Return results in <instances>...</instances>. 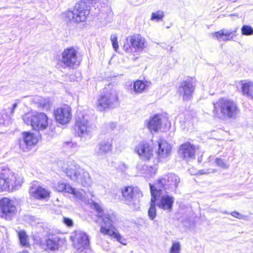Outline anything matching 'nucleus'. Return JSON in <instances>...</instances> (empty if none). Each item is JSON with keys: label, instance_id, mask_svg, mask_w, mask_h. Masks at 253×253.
Returning a JSON list of instances; mask_svg holds the SVG:
<instances>
[{"label": "nucleus", "instance_id": "nucleus-1", "mask_svg": "<svg viewBox=\"0 0 253 253\" xmlns=\"http://www.w3.org/2000/svg\"><path fill=\"white\" fill-rule=\"evenodd\" d=\"M212 116L221 120H236L241 111L237 103L233 100L221 98L213 103Z\"/></svg>", "mask_w": 253, "mask_h": 253}, {"label": "nucleus", "instance_id": "nucleus-2", "mask_svg": "<svg viewBox=\"0 0 253 253\" xmlns=\"http://www.w3.org/2000/svg\"><path fill=\"white\" fill-rule=\"evenodd\" d=\"M94 207L97 212V216L101 219L104 225L101 226L100 232L116 239L122 244L126 245L125 239H122L121 235L117 232L113 225L117 220L116 215L114 211L112 210H104L97 204H95Z\"/></svg>", "mask_w": 253, "mask_h": 253}, {"label": "nucleus", "instance_id": "nucleus-3", "mask_svg": "<svg viewBox=\"0 0 253 253\" xmlns=\"http://www.w3.org/2000/svg\"><path fill=\"white\" fill-rule=\"evenodd\" d=\"M61 169L72 180L77 181L84 187L91 185L92 181L89 173L74 162H68Z\"/></svg>", "mask_w": 253, "mask_h": 253}, {"label": "nucleus", "instance_id": "nucleus-4", "mask_svg": "<svg viewBox=\"0 0 253 253\" xmlns=\"http://www.w3.org/2000/svg\"><path fill=\"white\" fill-rule=\"evenodd\" d=\"M98 0H81L77 3L73 10L64 13L66 21L79 23L84 21L89 14L90 4L95 3Z\"/></svg>", "mask_w": 253, "mask_h": 253}, {"label": "nucleus", "instance_id": "nucleus-5", "mask_svg": "<svg viewBox=\"0 0 253 253\" xmlns=\"http://www.w3.org/2000/svg\"><path fill=\"white\" fill-rule=\"evenodd\" d=\"M149 186L151 199L157 207L164 211L170 212L172 210L174 203V197L168 194V191L157 188L151 183L149 184Z\"/></svg>", "mask_w": 253, "mask_h": 253}, {"label": "nucleus", "instance_id": "nucleus-6", "mask_svg": "<svg viewBox=\"0 0 253 253\" xmlns=\"http://www.w3.org/2000/svg\"><path fill=\"white\" fill-rule=\"evenodd\" d=\"M21 181L15 173L6 167H0V191L16 190L21 186Z\"/></svg>", "mask_w": 253, "mask_h": 253}, {"label": "nucleus", "instance_id": "nucleus-7", "mask_svg": "<svg viewBox=\"0 0 253 253\" xmlns=\"http://www.w3.org/2000/svg\"><path fill=\"white\" fill-rule=\"evenodd\" d=\"M25 124L30 125L33 128L39 132L40 135L46 134L48 123L47 116L43 113H28L23 117Z\"/></svg>", "mask_w": 253, "mask_h": 253}, {"label": "nucleus", "instance_id": "nucleus-8", "mask_svg": "<svg viewBox=\"0 0 253 253\" xmlns=\"http://www.w3.org/2000/svg\"><path fill=\"white\" fill-rule=\"evenodd\" d=\"M180 181V178L177 175L171 173L158 179L153 185L164 191L175 192Z\"/></svg>", "mask_w": 253, "mask_h": 253}, {"label": "nucleus", "instance_id": "nucleus-9", "mask_svg": "<svg viewBox=\"0 0 253 253\" xmlns=\"http://www.w3.org/2000/svg\"><path fill=\"white\" fill-rule=\"evenodd\" d=\"M77 53L78 51L73 47L65 49L62 54L61 62L65 67L72 69L76 68L80 63Z\"/></svg>", "mask_w": 253, "mask_h": 253}, {"label": "nucleus", "instance_id": "nucleus-10", "mask_svg": "<svg viewBox=\"0 0 253 253\" xmlns=\"http://www.w3.org/2000/svg\"><path fill=\"white\" fill-rule=\"evenodd\" d=\"M14 202L7 197L0 199V217L6 220H11L16 213Z\"/></svg>", "mask_w": 253, "mask_h": 253}, {"label": "nucleus", "instance_id": "nucleus-11", "mask_svg": "<svg viewBox=\"0 0 253 253\" xmlns=\"http://www.w3.org/2000/svg\"><path fill=\"white\" fill-rule=\"evenodd\" d=\"M71 239L73 242L74 248L79 253L86 251L89 247V240L86 233L81 231H77L71 236Z\"/></svg>", "mask_w": 253, "mask_h": 253}, {"label": "nucleus", "instance_id": "nucleus-12", "mask_svg": "<svg viewBox=\"0 0 253 253\" xmlns=\"http://www.w3.org/2000/svg\"><path fill=\"white\" fill-rule=\"evenodd\" d=\"M60 238L54 234H49L40 241V246L44 250L57 251L59 247Z\"/></svg>", "mask_w": 253, "mask_h": 253}, {"label": "nucleus", "instance_id": "nucleus-13", "mask_svg": "<svg viewBox=\"0 0 253 253\" xmlns=\"http://www.w3.org/2000/svg\"><path fill=\"white\" fill-rule=\"evenodd\" d=\"M38 141V138L33 133L23 132L22 137L18 140L19 146L22 151L28 152L30 150Z\"/></svg>", "mask_w": 253, "mask_h": 253}, {"label": "nucleus", "instance_id": "nucleus-14", "mask_svg": "<svg viewBox=\"0 0 253 253\" xmlns=\"http://www.w3.org/2000/svg\"><path fill=\"white\" fill-rule=\"evenodd\" d=\"M117 100V96L114 90L105 92L98 99L96 107L98 110L103 111L110 107Z\"/></svg>", "mask_w": 253, "mask_h": 253}, {"label": "nucleus", "instance_id": "nucleus-15", "mask_svg": "<svg viewBox=\"0 0 253 253\" xmlns=\"http://www.w3.org/2000/svg\"><path fill=\"white\" fill-rule=\"evenodd\" d=\"M29 192L31 196L38 200H43L48 198L50 193L47 189L40 186L36 182L31 183Z\"/></svg>", "mask_w": 253, "mask_h": 253}, {"label": "nucleus", "instance_id": "nucleus-16", "mask_svg": "<svg viewBox=\"0 0 253 253\" xmlns=\"http://www.w3.org/2000/svg\"><path fill=\"white\" fill-rule=\"evenodd\" d=\"M195 85L191 79L182 81L179 86L178 92L184 100H189L192 97Z\"/></svg>", "mask_w": 253, "mask_h": 253}, {"label": "nucleus", "instance_id": "nucleus-17", "mask_svg": "<svg viewBox=\"0 0 253 253\" xmlns=\"http://www.w3.org/2000/svg\"><path fill=\"white\" fill-rule=\"evenodd\" d=\"M75 126L78 130V135L81 137H89L93 130L91 125L84 117L76 120Z\"/></svg>", "mask_w": 253, "mask_h": 253}, {"label": "nucleus", "instance_id": "nucleus-18", "mask_svg": "<svg viewBox=\"0 0 253 253\" xmlns=\"http://www.w3.org/2000/svg\"><path fill=\"white\" fill-rule=\"evenodd\" d=\"M54 114L56 120L62 125L67 124L71 119V110L68 105L57 108Z\"/></svg>", "mask_w": 253, "mask_h": 253}, {"label": "nucleus", "instance_id": "nucleus-19", "mask_svg": "<svg viewBox=\"0 0 253 253\" xmlns=\"http://www.w3.org/2000/svg\"><path fill=\"white\" fill-rule=\"evenodd\" d=\"M195 148L194 145L190 143L182 144L179 150V154L186 161L195 158Z\"/></svg>", "mask_w": 253, "mask_h": 253}, {"label": "nucleus", "instance_id": "nucleus-20", "mask_svg": "<svg viewBox=\"0 0 253 253\" xmlns=\"http://www.w3.org/2000/svg\"><path fill=\"white\" fill-rule=\"evenodd\" d=\"M237 29L238 28H236L233 31L222 29L212 33V35L213 37H215L219 41H230L236 36V33Z\"/></svg>", "mask_w": 253, "mask_h": 253}, {"label": "nucleus", "instance_id": "nucleus-21", "mask_svg": "<svg viewBox=\"0 0 253 253\" xmlns=\"http://www.w3.org/2000/svg\"><path fill=\"white\" fill-rule=\"evenodd\" d=\"M158 146L157 154L160 159L167 158L171 154V146L166 140H160L158 142Z\"/></svg>", "mask_w": 253, "mask_h": 253}, {"label": "nucleus", "instance_id": "nucleus-22", "mask_svg": "<svg viewBox=\"0 0 253 253\" xmlns=\"http://www.w3.org/2000/svg\"><path fill=\"white\" fill-rule=\"evenodd\" d=\"M127 202L129 204L136 205L139 203V198L142 194L137 187L127 186Z\"/></svg>", "mask_w": 253, "mask_h": 253}, {"label": "nucleus", "instance_id": "nucleus-23", "mask_svg": "<svg viewBox=\"0 0 253 253\" xmlns=\"http://www.w3.org/2000/svg\"><path fill=\"white\" fill-rule=\"evenodd\" d=\"M139 156L144 160H149L153 155L152 149L147 143H140L135 148Z\"/></svg>", "mask_w": 253, "mask_h": 253}, {"label": "nucleus", "instance_id": "nucleus-24", "mask_svg": "<svg viewBox=\"0 0 253 253\" xmlns=\"http://www.w3.org/2000/svg\"><path fill=\"white\" fill-rule=\"evenodd\" d=\"M130 42L132 46L138 51H141L146 47V42L145 38L139 34L131 37Z\"/></svg>", "mask_w": 253, "mask_h": 253}, {"label": "nucleus", "instance_id": "nucleus-25", "mask_svg": "<svg viewBox=\"0 0 253 253\" xmlns=\"http://www.w3.org/2000/svg\"><path fill=\"white\" fill-rule=\"evenodd\" d=\"M112 139L102 140L98 145L99 149L96 151L98 156H103L110 152L112 150Z\"/></svg>", "mask_w": 253, "mask_h": 253}, {"label": "nucleus", "instance_id": "nucleus-26", "mask_svg": "<svg viewBox=\"0 0 253 253\" xmlns=\"http://www.w3.org/2000/svg\"><path fill=\"white\" fill-rule=\"evenodd\" d=\"M162 121L160 116L156 115L150 119L148 123L147 126L151 131L153 130L156 132L160 129Z\"/></svg>", "mask_w": 253, "mask_h": 253}, {"label": "nucleus", "instance_id": "nucleus-27", "mask_svg": "<svg viewBox=\"0 0 253 253\" xmlns=\"http://www.w3.org/2000/svg\"><path fill=\"white\" fill-rule=\"evenodd\" d=\"M241 91L244 95L253 99V82H248L241 84Z\"/></svg>", "mask_w": 253, "mask_h": 253}, {"label": "nucleus", "instance_id": "nucleus-28", "mask_svg": "<svg viewBox=\"0 0 253 253\" xmlns=\"http://www.w3.org/2000/svg\"><path fill=\"white\" fill-rule=\"evenodd\" d=\"M53 188L55 191L59 192H67L69 193L74 191L73 188L70 184L61 181L54 184Z\"/></svg>", "mask_w": 253, "mask_h": 253}, {"label": "nucleus", "instance_id": "nucleus-29", "mask_svg": "<svg viewBox=\"0 0 253 253\" xmlns=\"http://www.w3.org/2000/svg\"><path fill=\"white\" fill-rule=\"evenodd\" d=\"M146 84L141 81L135 82L133 85V90L136 93H142L146 88Z\"/></svg>", "mask_w": 253, "mask_h": 253}, {"label": "nucleus", "instance_id": "nucleus-30", "mask_svg": "<svg viewBox=\"0 0 253 253\" xmlns=\"http://www.w3.org/2000/svg\"><path fill=\"white\" fill-rule=\"evenodd\" d=\"M156 206H157L156 203L152 199H151V205L148 211V215L149 218L151 220H154L157 215V210Z\"/></svg>", "mask_w": 253, "mask_h": 253}, {"label": "nucleus", "instance_id": "nucleus-31", "mask_svg": "<svg viewBox=\"0 0 253 253\" xmlns=\"http://www.w3.org/2000/svg\"><path fill=\"white\" fill-rule=\"evenodd\" d=\"M20 244L23 247H28L30 246L28 237L25 231H20L18 233Z\"/></svg>", "mask_w": 253, "mask_h": 253}, {"label": "nucleus", "instance_id": "nucleus-32", "mask_svg": "<svg viewBox=\"0 0 253 253\" xmlns=\"http://www.w3.org/2000/svg\"><path fill=\"white\" fill-rule=\"evenodd\" d=\"M164 16L165 14L163 11L158 10L156 12L152 13L150 19L158 22L162 21Z\"/></svg>", "mask_w": 253, "mask_h": 253}, {"label": "nucleus", "instance_id": "nucleus-33", "mask_svg": "<svg viewBox=\"0 0 253 253\" xmlns=\"http://www.w3.org/2000/svg\"><path fill=\"white\" fill-rule=\"evenodd\" d=\"M10 118V116L5 110L1 111L0 112V125H4L7 124Z\"/></svg>", "mask_w": 253, "mask_h": 253}, {"label": "nucleus", "instance_id": "nucleus-34", "mask_svg": "<svg viewBox=\"0 0 253 253\" xmlns=\"http://www.w3.org/2000/svg\"><path fill=\"white\" fill-rule=\"evenodd\" d=\"M181 249V244L179 242H172L169 253H180Z\"/></svg>", "mask_w": 253, "mask_h": 253}, {"label": "nucleus", "instance_id": "nucleus-35", "mask_svg": "<svg viewBox=\"0 0 253 253\" xmlns=\"http://www.w3.org/2000/svg\"><path fill=\"white\" fill-rule=\"evenodd\" d=\"M143 169H146V175L148 176H152L154 175L157 172V168L155 166H143Z\"/></svg>", "mask_w": 253, "mask_h": 253}, {"label": "nucleus", "instance_id": "nucleus-36", "mask_svg": "<svg viewBox=\"0 0 253 253\" xmlns=\"http://www.w3.org/2000/svg\"><path fill=\"white\" fill-rule=\"evenodd\" d=\"M241 32L243 35H252L253 34V29L251 26L244 25L241 28Z\"/></svg>", "mask_w": 253, "mask_h": 253}, {"label": "nucleus", "instance_id": "nucleus-37", "mask_svg": "<svg viewBox=\"0 0 253 253\" xmlns=\"http://www.w3.org/2000/svg\"><path fill=\"white\" fill-rule=\"evenodd\" d=\"M38 103L39 106L42 108H47L49 107V101L47 99L43 98L41 97H38L37 98Z\"/></svg>", "mask_w": 253, "mask_h": 253}, {"label": "nucleus", "instance_id": "nucleus-38", "mask_svg": "<svg viewBox=\"0 0 253 253\" xmlns=\"http://www.w3.org/2000/svg\"><path fill=\"white\" fill-rule=\"evenodd\" d=\"M110 40L111 41V42L113 45V48L117 51L119 48V45L117 40V36L115 34L111 35L110 37Z\"/></svg>", "mask_w": 253, "mask_h": 253}, {"label": "nucleus", "instance_id": "nucleus-39", "mask_svg": "<svg viewBox=\"0 0 253 253\" xmlns=\"http://www.w3.org/2000/svg\"><path fill=\"white\" fill-rule=\"evenodd\" d=\"M73 190L74 191L73 192L70 193V194H72L75 195V196L80 201H84L85 200V196L82 192L79 191H76L73 188Z\"/></svg>", "mask_w": 253, "mask_h": 253}, {"label": "nucleus", "instance_id": "nucleus-40", "mask_svg": "<svg viewBox=\"0 0 253 253\" xmlns=\"http://www.w3.org/2000/svg\"><path fill=\"white\" fill-rule=\"evenodd\" d=\"M215 163L217 166L223 169H227L229 168V166L226 164L223 160L220 158H216L215 159Z\"/></svg>", "mask_w": 253, "mask_h": 253}, {"label": "nucleus", "instance_id": "nucleus-41", "mask_svg": "<svg viewBox=\"0 0 253 253\" xmlns=\"http://www.w3.org/2000/svg\"><path fill=\"white\" fill-rule=\"evenodd\" d=\"M63 222L68 227H71L73 225V220L69 218L64 217Z\"/></svg>", "mask_w": 253, "mask_h": 253}, {"label": "nucleus", "instance_id": "nucleus-42", "mask_svg": "<svg viewBox=\"0 0 253 253\" xmlns=\"http://www.w3.org/2000/svg\"><path fill=\"white\" fill-rule=\"evenodd\" d=\"M231 214L233 216H234L237 218L240 219L246 218V216L242 215L238 212L234 211V212H232L231 213Z\"/></svg>", "mask_w": 253, "mask_h": 253}, {"label": "nucleus", "instance_id": "nucleus-43", "mask_svg": "<svg viewBox=\"0 0 253 253\" xmlns=\"http://www.w3.org/2000/svg\"><path fill=\"white\" fill-rule=\"evenodd\" d=\"M116 127V124L114 123L111 122L105 124V127L108 131L113 130Z\"/></svg>", "mask_w": 253, "mask_h": 253}, {"label": "nucleus", "instance_id": "nucleus-44", "mask_svg": "<svg viewBox=\"0 0 253 253\" xmlns=\"http://www.w3.org/2000/svg\"><path fill=\"white\" fill-rule=\"evenodd\" d=\"M126 193V186H125L121 191V193L122 194V198H121V201H125V200H126L125 194Z\"/></svg>", "mask_w": 253, "mask_h": 253}, {"label": "nucleus", "instance_id": "nucleus-45", "mask_svg": "<svg viewBox=\"0 0 253 253\" xmlns=\"http://www.w3.org/2000/svg\"><path fill=\"white\" fill-rule=\"evenodd\" d=\"M17 103H15L13 104L12 107L10 109V113L11 114H13L14 113V109L17 107Z\"/></svg>", "mask_w": 253, "mask_h": 253}, {"label": "nucleus", "instance_id": "nucleus-46", "mask_svg": "<svg viewBox=\"0 0 253 253\" xmlns=\"http://www.w3.org/2000/svg\"><path fill=\"white\" fill-rule=\"evenodd\" d=\"M122 167L121 166H119V168L122 170V171H125L126 170V166L124 164L122 165Z\"/></svg>", "mask_w": 253, "mask_h": 253}, {"label": "nucleus", "instance_id": "nucleus-47", "mask_svg": "<svg viewBox=\"0 0 253 253\" xmlns=\"http://www.w3.org/2000/svg\"><path fill=\"white\" fill-rule=\"evenodd\" d=\"M19 253H28L27 251H23L22 252H20Z\"/></svg>", "mask_w": 253, "mask_h": 253}, {"label": "nucleus", "instance_id": "nucleus-48", "mask_svg": "<svg viewBox=\"0 0 253 253\" xmlns=\"http://www.w3.org/2000/svg\"><path fill=\"white\" fill-rule=\"evenodd\" d=\"M137 58V57H135V58H133H133H132V59H133V60H135Z\"/></svg>", "mask_w": 253, "mask_h": 253}, {"label": "nucleus", "instance_id": "nucleus-49", "mask_svg": "<svg viewBox=\"0 0 253 253\" xmlns=\"http://www.w3.org/2000/svg\"><path fill=\"white\" fill-rule=\"evenodd\" d=\"M198 161H199V162H200V161H201V159L198 158Z\"/></svg>", "mask_w": 253, "mask_h": 253}, {"label": "nucleus", "instance_id": "nucleus-50", "mask_svg": "<svg viewBox=\"0 0 253 253\" xmlns=\"http://www.w3.org/2000/svg\"><path fill=\"white\" fill-rule=\"evenodd\" d=\"M172 46H171V47H170V51H172Z\"/></svg>", "mask_w": 253, "mask_h": 253}]
</instances>
